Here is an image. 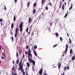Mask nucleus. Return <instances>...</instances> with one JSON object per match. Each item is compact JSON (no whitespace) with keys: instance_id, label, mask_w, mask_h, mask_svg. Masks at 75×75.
I'll return each mask as SVG.
<instances>
[{"instance_id":"0eeeda50","label":"nucleus","mask_w":75,"mask_h":75,"mask_svg":"<svg viewBox=\"0 0 75 75\" xmlns=\"http://www.w3.org/2000/svg\"><path fill=\"white\" fill-rule=\"evenodd\" d=\"M57 65L58 66V68L60 69V67L61 66V64L59 62H58Z\"/></svg>"},{"instance_id":"ddd939ff","label":"nucleus","mask_w":75,"mask_h":75,"mask_svg":"<svg viewBox=\"0 0 75 75\" xmlns=\"http://www.w3.org/2000/svg\"><path fill=\"white\" fill-rule=\"evenodd\" d=\"M36 12V10L35 9H34L33 10V14H35Z\"/></svg>"},{"instance_id":"39448f33","label":"nucleus","mask_w":75,"mask_h":75,"mask_svg":"<svg viewBox=\"0 0 75 75\" xmlns=\"http://www.w3.org/2000/svg\"><path fill=\"white\" fill-rule=\"evenodd\" d=\"M42 72L43 69H41L39 71L38 73L40 75H41L42 74Z\"/></svg>"},{"instance_id":"e2e57ef3","label":"nucleus","mask_w":75,"mask_h":75,"mask_svg":"<svg viewBox=\"0 0 75 75\" xmlns=\"http://www.w3.org/2000/svg\"><path fill=\"white\" fill-rule=\"evenodd\" d=\"M64 4L65 5H66V4H66V2H64Z\"/></svg>"},{"instance_id":"c03bdc74","label":"nucleus","mask_w":75,"mask_h":75,"mask_svg":"<svg viewBox=\"0 0 75 75\" xmlns=\"http://www.w3.org/2000/svg\"><path fill=\"white\" fill-rule=\"evenodd\" d=\"M14 1L15 3H16L17 1V0H14Z\"/></svg>"},{"instance_id":"0e129e2a","label":"nucleus","mask_w":75,"mask_h":75,"mask_svg":"<svg viewBox=\"0 0 75 75\" xmlns=\"http://www.w3.org/2000/svg\"><path fill=\"white\" fill-rule=\"evenodd\" d=\"M32 25H31V26H30V28H31V27H32Z\"/></svg>"},{"instance_id":"f03ea898","label":"nucleus","mask_w":75,"mask_h":75,"mask_svg":"<svg viewBox=\"0 0 75 75\" xmlns=\"http://www.w3.org/2000/svg\"><path fill=\"white\" fill-rule=\"evenodd\" d=\"M23 23H21L19 26V28H20V31L21 32L23 31Z\"/></svg>"},{"instance_id":"a19ab883","label":"nucleus","mask_w":75,"mask_h":75,"mask_svg":"<svg viewBox=\"0 0 75 75\" xmlns=\"http://www.w3.org/2000/svg\"><path fill=\"white\" fill-rule=\"evenodd\" d=\"M62 8L63 10L64 9V6H62Z\"/></svg>"},{"instance_id":"338daca9","label":"nucleus","mask_w":75,"mask_h":75,"mask_svg":"<svg viewBox=\"0 0 75 75\" xmlns=\"http://www.w3.org/2000/svg\"><path fill=\"white\" fill-rule=\"evenodd\" d=\"M43 14V13H41V15Z\"/></svg>"},{"instance_id":"4c0bfd02","label":"nucleus","mask_w":75,"mask_h":75,"mask_svg":"<svg viewBox=\"0 0 75 75\" xmlns=\"http://www.w3.org/2000/svg\"><path fill=\"white\" fill-rule=\"evenodd\" d=\"M60 39L61 40V41H62L63 40L62 38L61 37H60Z\"/></svg>"},{"instance_id":"6ab92c4d","label":"nucleus","mask_w":75,"mask_h":75,"mask_svg":"<svg viewBox=\"0 0 75 75\" xmlns=\"http://www.w3.org/2000/svg\"><path fill=\"white\" fill-rule=\"evenodd\" d=\"M74 59H75V56H74L72 57V61H74Z\"/></svg>"},{"instance_id":"a211bd4d","label":"nucleus","mask_w":75,"mask_h":75,"mask_svg":"<svg viewBox=\"0 0 75 75\" xmlns=\"http://www.w3.org/2000/svg\"><path fill=\"white\" fill-rule=\"evenodd\" d=\"M14 27V23H13L11 25V28L13 29Z\"/></svg>"},{"instance_id":"cd10ccee","label":"nucleus","mask_w":75,"mask_h":75,"mask_svg":"<svg viewBox=\"0 0 75 75\" xmlns=\"http://www.w3.org/2000/svg\"><path fill=\"white\" fill-rule=\"evenodd\" d=\"M36 2H35V3H34L33 4V6H36Z\"/></svg>"},{"instance_id":"8fccbe9b","label":"nucleus","mask_w":75,"mask_h":75,"mask_svg":"<svg viewBox=\"0 0 75 75\" xmlns=\"http://www.w3.org/2000/svg\"><path fill=\"white\" fill-rule=\"evenodd\" d=\"M34 35V33H32L31 34V35Z\"/></svg>"},{"instance_id":"b1692460","label":"nucleus","mask_w":75,"mask_h":75,"mask_svg":"<svg viewBox=\"0 0 75 75\" xmlns=\"http://www.w3.org/2000/svg\"><path fill=\"white\" fill-rule=\"evenodd\" d=\"M2 56H3L4 57H6V56L4 53H2Z\"/></svg>"},{"instance_id":"423d86ee","label":"nucleus","mask_w":75,"mask_h":75,"mask_svg":"<svg viewBox=\"0 0 75 75\" xmlns=\"http://www.w3.org/2000/svg\"><path fill=\"white\" fill-rule=\"evenodd\" d=\"M68 45H67V44L66 45V50L65 51V52H64V53H66L67 52L68 50Z\"/></svg>"},{"instance_id":"6e6552de","label":"nucleus","mask_w":75,"mask_h":75,"mask_svg":"<svg viewBox=\"0 0 75 75\" xmlns=\"http://www.w3.org/2000/svg\"><path fill=\"white\" fill-rule=\"evenodd\" d=\"M71 6H70V7L69 8V10H71V9H72V7H73V6L72 4H71Z\"/></svg>"},{"instance_id":"e433bc0d","label":"nucleus","mask_w":75,"mask_h":75,"mask_svg":"<svg viewBox=\"0 0 75 75\" xmlns=\"http://www.w3.org/2000/svg\"><path fill=\"white\" fill-rule=\"evenodd\" d=\"M29 47L28 46V45L26 46V49H27Z\"/></svg>"},{"instance_id":"20e7f679","label":"nucleus","mask_w":75,"mask_h":75,"mask_svg":"<svg viewBox=\"0 0 75 75\" xmlns=\"http://www.w3.org/2000/svg\"><path fill=\"white\" fill-rule=\"evenodd\" d=\"M22 63V61H21L19 64V66L20 67L19 68L20 70H21V69H22L23 68V65H21Z\"/></svg>"},{"instance_id":"052dcab7","label":"nucleus","mask_w":75,"mask_h":75,"mask_svg":"<svg viewBox=\"0 0 75 75\" xmlns=\"http://www.w3.org/2000/svg\"><path fill=\"white\" fill-rule=\"evenodd\" d=\"M14 67H13L12 68V70H14Z\"/></svg>"},{"instance_id":"4d7b16f0","label":"nucleus","mask_w":75,"mask_h":75,"mask_svg":"<svg viewBox=\"0 0 75 75\" xmlns=\"http://www.w3.org/2000/svg\"><path fill=\"white\" fill-rule=\"evenodd\" d=\"M11 35H12V34H13V33H12V32H11Z\"/></svg>"},{"instance_id":"864d4df0","label":"nucleus","mask_w":75,"mask_h":75,"mask_svg":"<svg viewBox=\"0 0 75 75\" xmlns=\"http://www.w3.org/2000/svg\"><path fill=\"white\" fill-rule=\"evenodd\" d=\"M67 35L68 37H69V34L68 33H67Z\"/></svg>"},{"instance_id":"79ce46f5","label":"nucleus","mask_w":75,"mask_h":75,"mask_svg":"<svg viewBox=\"0 0 75 75\" xmlns=\"http://www.w3.org/2000/svg\"><path fill=\"white\" fill-rule=\"evenodd\" d=\"M67 69L68 70H69V67H68V66L67 67Z\"/></svg>"},{"instance_id":"09e8293b","label":"nucleus","mask_w":75,"mask_h":75,"mask_svg":"<svg viewBox=\"0 0 75 75\" xmlns=\"http://www.w3.org/2000/svg\"><path fill=\"white\" fill-rule=\"evenodd\" d=\"M1 46L0 45V50H1Z\"/></svg>"},{"instance_id":"9d476101","label":"nucleus","mask_w":75,"mask_h":75,"mask_svg":"<svg viewBox=\"0 0 75 75\" xmlns=\"http://www.w3.org/2000/svg\"><path fill=\"white\" fill-rule=\"evenodd\" d=\"M33 52L34 53V54L35 56L37 57V54L35 50H34Z\"/></svg>"},{"instance_id":"f8f14e48","label":"nucleus","mask_w":75,"mask_h":75,"mask_svg":"<svg viewBox=\"0 0 75 75\" xmlns=\"http://www.w3.org/2000/svg\"><path fill=\"white\" fill-rule=\"evenodd\" d=\"M68 12H67L65 14L64 16V18H66L68 14Z\"/></svg>"},{"instance_id":"a18cd8bd","label":"nucleus","mask_w":75,"mask_h":75,"mask_svg":"<svg viewBox=\"0 0 75 75\" xmlns=\"http://www.w3.org/2000/svg\"><path fill=\"white\" fill-rule=\"evenodd\" d=\"M19 54H21V50H20L19 51H18Z\"/></svg>"},{"instance_id":"473e14b6","label":"nucleus","mask_w":75,"mask_h":75,"mask_svg":"<svg viewBox=\"0 0 75 75\" xmlns=\"http://www.w3.org/2000/svg\"><path fill=\"white\" fill-rule=\"evenodd\" d=\"M16 57H18V52H16Z\"/></svg>"},{"instance_id":"412c9836","label":"nucleus","mask_w":75,"mask_h":75,"mask_svg":"<svg viewBox=\"0 0 75 75\" xmlns=\"http://www.w3.org/2000/svg\"><path fill=\"white\" fill-rule=\"evenodd\" d=\"M30 2H28L27 5V7H29V6L30 5Z\"/></svg>"},{"instance_id":"c756f323","label":"nucleus","mask_w":75,"mask_h":75,"mask_svg":"<svg viewBox=\"0 0 75 75\" xmlns=\"http://www.w3.org/2000/svg\"><path fill=\"white\" fill-rule=\"evenodd\" d=\"M37 47L36 45H35L34 46V48L35 49H37Z\"/></svg>"},{"instance_id":"bb28decb","label":"nucleus","mask_w":75,"mask_h":75,"mask_svg":"<svg viewBox=\"0 0 75 75\" xmlns=\"http://www.w3.org/2000/svg\"><path fill=\"white\" fill-rule=\"evenodd\" d=\"M55 35L57 36V37H58L59 36L58 34L57 33H56Z\"/></svg>"},{"instance_id":"de8ad7c7","label":"nucleus","mask_w":75,"mask_h":75,"mask_svg":"<svg viewBox=\"0 0 75 75\" xmlns=\"http://www.w3.org/2000/svg\"><path fill=\"white\" fill-rule=\"evenodd\" d=\"M25 54H27V52H25Z\"/></svg>"},{"instance_id":"393cba45","label":"nucleus","mask_w":75,"mask_h":75,"mask_svg":"<svg viewBox=\"0 0 75 75\" xmlns=\"http://www.w3.org/2000/svg\"><path fill=\"white\" fill-rule=\"evenodd\" d=\"M45 9L46 10H48V8L47 6H46V7H45Z\"/></svg>"},{"instance_id":"69168bd1","label":"nucleus","mask_w":75,"mask_h":75,"mask_svg":"<svg viewBox=\"0 0 75 75\" xmlns=\"http://www.w3.org/2000/svg\"><path fill=\"white\" fill-rule=\"evenodd\" d=\"M56 66H54V67H53L55 68V67H56Z\"/></svg>"},{"instance_id":"2eb2a0df","label":"nucleus","mask_w":75,"mask_h":75,"mask_svg":"<svg viewBox=\"0 0 75 75\" xmlns=\"http://www.w3.org/2000/svg\"><path fill=\"white\" fill-rule=\"evenodd\" d=\"M18 28H16L15 31V33H18Z\"/></svg>"},{"instance_id":"a878e982","label":"nucleus","mask_w":75,"mask_h":75,"mask_svg":"<svg viewBox=\"0 0 75 75\" xmlns=\"http://www.w3.org/2000/svg\"><path fill=\"white\" fill-rule=\"evenodd\" d=\"M72 50H70V54H72Z\"/></svg>"},{"instance_id":"3c124183","label":"nucleus","mask_w":75,"mask_h":75,"mask_svg":"<svg viewBox=\"0 0 75 75\" xmlns=\"http://www.w3.org/2000/svg\"><path fill=\"white\" fill-rule=\"evenodd\" d=\"M1 58L2 59H4V58L3 57H1Z\"/></svg>"},{"instance_id":"5fc2aeb1","label":"nucleus","mask_w":75,"mask_h":75,"mask_svg":"<svg viewBox=\"0 0 75 75\" xmlns=\"http://www.w3.org/2000/svg\"><path fill=\"white\" fill-rule=\"evenodd\" d=\"M44 75H47L46 73H45L44 74Z\"/></svg>"},{"instance_id":"bf43d9fd","label":"nucleus","mask_w":75,"mask_h":75,"mask_svg":"<svg viewBox=\"0 0 75 75\" xmlns=\"http://www.w3.org/2000/svg\"><path fill=\"white\" fill-rule=\"evenodd\" d=\"M28 69V68H26V69H25L26 70H27Z\"/></svg>"},{"instance_id":"72a5a7b5","label":"nucleus","mask_w":75,"mask_h":75,"mask_svg":"<svg viewBox=\"0 0 75 75\" xmlns=\"http://www.w3.org/2000/svg\"><path fill=\"white\" fill-rule=\"evenodd\" d=\"M28 28H27L26 29V32H28Z\"/></svg>"},{"instance_id":"4be33fe9","label":"nucleus","mask_w":75,"mask_h":75,"mask_svg":"<svg viewBox=\"0 0 75 75\" xmlns=\"http://www.w3.org/2000/svg\"><path fill=\"white\" fill-rule=\"evenodd\" d=\"M67 67H64V70L65 71H66L67 70Z\"/></svg>"},{"instance_id":"7c9ffc66","label":"nucleus","mask_w":75,"mask_h":75,"mask_svg":"<svg viewBox=\"0 0 75 75\" xmlns=\"http://www.w3.org/2000/svg\"><path fill=\"white\" fill-rule=\"evenodd\" d=\"M69 42L70 44H71V39L70 38L69 39Z\"/></svg>"},{"instance_id":"603ef678","label":"nucleus","mask_w":75,"mask_h":75,"mask_svg":"<svg viewBox=\"0 0 75 75\" xmlns=\"http://www.w3.org/2000/svg\"><path fill=\"white\" fill-rule=\"evenodd\" d=\"M65 73L64 72L62 74H61V75H64V74Z\"/></svg>"},{"instance_id":"13d9d810","label":"nucleus","mask_w":75,"mask_h":75,"mask_svg":"<svg viewBox=\"0 0 75 75\" xmlns=\"http://www.w3.org/2000/svg\"><path fill=\"white\" fill-rule=\"evenodd\" d=\"M1 26H2V23H1Z\"/></svg>"},{"instance_id":"2f4dec72","label":"nucleus","mask_w":75,"mask_h":75,"mask_svg":"<svg viewBox=\"0 0 75 75\" xmlns=\"http://www.w3.org/2000/svg\"><path fill=\"white\" fill-rule=\"evenodd\" d=\"M57 44H56V45H55L53 46V47H57Z\"/></svg>"},{"instance_id":"6e6d98bb","label":"nucleus","mask_w":75,"mask_h":75,"mask_svg":"<svg viewBox=\"0 0 75 75\" xmlns=\"http://www.w3.org/2000/svg\"><path fill=\"white\" fill-rule=\"evenodd\" d=\"M28 34L29 35L30 34V32H28Z\"/></svg>"},{"instance_id":"f257e3e1","label":"nucleus","mask_w":75,"mask_h":75,"mask_svg":"<svg viewBox=\"0 0 75 75\" xmlns=\"http://www.w3.org/2000/svg\"><path fill=\"white\" fill-rule=\"evenodd\" d=\"M31 51L30 49H29L28 50V60H29L32 59V54H30Z\"/></svg>"},{"instance_id":"dca6fc26","label":"nucleus","mask_w":75,"mask_h":75,"mask_svg":"<svg viewBox=\"0 0 75 75\" xmlns=\"http://www.w3.org/2000/svg\"><path fill=\"white\" fill-rule=\"evenodd\" d=\"M18 33L15 32V34L14 35V36L15 38L17 37V36Z\"/></svg>"},{"instance_id":"aec40b11","label":"nucleus","mask_w":75,"mask_h":75,"mask_svg":"<svg viewBox=\"0 0 75 75\" xmlns=\"http://www.w3.org/2000/svg\"><path fill=\"white\" fill-rule=\"evenodd\" d=\"M31 18H29L28 20V23H30L31 22Z\"/></svg>"},{"instance_id":"f3484780","label":"nucleus","mask_w":75,"mask_h":75,"mask_svg":"<svg viewBox=\"0 0 75 75\" xmlns=\"http://www.w3.org/2000/svg\"><path fill=\"white\" fill-rule=\"evenodd\" d=\"M16 17L15 16H14L13 18V21H16Z\"/></svg>"},{"instance_id":"774afa93","label":"nucleus","mask_w":75,"mask_h":75,"mask_svg":"<svg viewBox=\"0 0 75 75\" xmlns=\"http://www.w3.org/2000/svg\"><path fill=\"white\" fill-rule=\"evenodd\" d=\"M64 0H62V2H64Z\"/></svg>"},{"instance_id":"c85d7f7f","label":"nucleus","mask_w":75,"mask_h":75,"mask_svg":"<svg viewBox=\"0 0 75 75\" xmlns=\"http://www.w3.org/2000/svg\"><path fill=\"white\" fill-rule=\"evenodd\" d=\"M19 62V60H17L16 62V64H18Z\"/></svg>"},{"instance_id":"f704fd0d","label":"nucleus","mask_w":75,"mask_h":75,"mask_svg":"<svg viewBox=\"0 0 75 75\" xmlns=\"http://www.w3.org/2000/svg\"><path fill=\"white\" fill-rule=\"evenodd\" d=\"M11 39H12V41H13V37H12L11 38Z\"/></svg>"},{"instance_id":"680f3d73","label":"nucleus","mask_w":75,"mask_h":75,"mask_svg":"<svg viewBox=\"0 0 75 75\" xmlns=\"http://www.w3.org/2000/svg\"><path fill=\"white\" fill-rule=\"evenodd\" d=\"M25 57V55H23V57Z\"/></svg>"},{"instance_id":"37998d69","label":"nucleus","mask_w":75,"mask_h":75,"mask_svg":"<svg viewBox=\"0 0 75 75\" xmlns=\"http://www.w3.org/2000/svg\"><path fill=\"white\" fill-rule=\"evenodd\" d=\"M2 21V19H0V22H1Z\"/></svg>"},{"instance_id":"58836bf2","label":"nucleus","mask_w":75,"mask_h":75,"mask_svg":"<svg viewBox=\"0 0 75 75\" xmlns=\"http://www.w3.org/2000/svg\"><path fill=\"white\" fill-rule=\"evenodd\" d=\"M4 9L5 10H6V7L5 5H4Z\"/></svg>"},{"instance_id":"ea45409f","label":"nucleus","mask_w":75,"mask_h":75,"mask_svg":"<svg viewBox=\"0 0 75 75\" xmlns=\"http://www.w3.org/2000/svg\"><path fill=\"white\" fill-rule=\"evenodd\" d=\"M61 4H62V3H60V4H59V8H60L61 7Z\"/></svg>"},{"instance_id":"4468645a","label":"nucleus","mask_w":75,"mask_h":75,"mask_svg":"<svg viewBox=\"0 0 75 75\" xmlns=\"http://www.w3.org/2000/svg\"><path fill=\"white\" fill-rule=\"evenodd\" d=\"M46 0H42L41 3L42 4H44V2H45Z\"/></svg>"},{"instance_id":"c9c22d12","label":"nucleus","mask_w":75,"mask_h":75,"mask_svg":"<svg viewBox=\"0 0 75 75\" xmlns=\"http://www.w3.org/2000/svg\"><path fill=\"white\" fill-rule=\"evenodd\" d=\"M49 4L50 6H52V4H51V2H49Z\"/></svg>"},{"instance_id":"7ed1b4c3","label":"nucleus","mask_w":75,"mask_h":75,"mask_svg":"<svg viewBox=\"0 0 75 75\" xmlns=\"http://www.w3.org/2000/svg\"><path fill=\"white\" fill-rule=\"evenodd\" d=\"M32 59H31L29 60L30 63H32L33 64V65L34 66H35V61L34 60H32Z\"/></svg>"},{"instance_id":"9b49d317","label":"nucleus","mask_w":75,"mask_h":75,"mask_svg":"<svg viewBox=\"0 0 75 75\" xmlns=\"http://www.w3.org/2000/svg\"><path fill=\"white\" fill-rule=\"evenodd\" d=\"M27 66L28 68H29L30 66V64H29L28 62H27L26 63Z\"/></svg>"},{"instance_id":"1a4fd4ad","label":"nucleus","mask_w":75,"mask_h":75,"mask_svg":"<svg viewBox=\"0 0 75 75\" xmlns=\"http://www.w3.org/2000/svg\"><path fill=\"white\" fill-rule=\"evenodd\" d=\"M21 71H22L23 72V75H25V73L23 69H21Z\"/></svg>"},{"instance_id":"5701e85b","label":"nucleus","mask_w":75,"mask_h":75,"mask_svg":"<svg viewBox=\"0 0 75 75\" xmlns=\"http://www.w3.org/2000/svg\"><path fill=\"white\" fill-rule=\"evenodd\" d=\"M11 74L12 75H17V74L16 73H14L13 72H12Z\"/></svg>"},{"instance_id":"49530a36","label":"nucleus","mask_w":75,"mask_h":75,"mask_svg":"<svg viewBox=\"0 0 75 75\" xmlns=\"http://www.w3.org/2000/svg\"><path fill=\"white\" fill-rule=\"evenodd\" d=\"M52 25V23H50V26H51Z\"/></svg>"}]
</instances>
